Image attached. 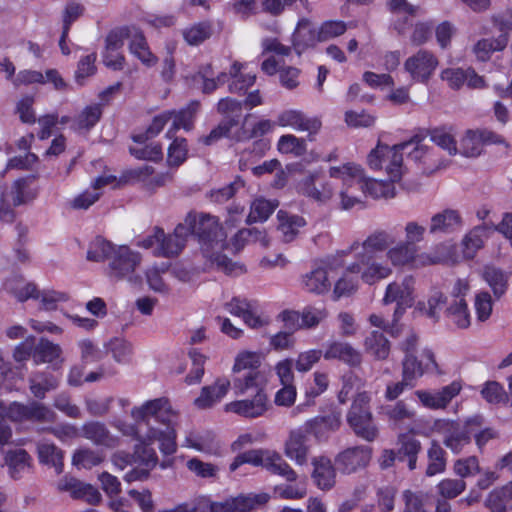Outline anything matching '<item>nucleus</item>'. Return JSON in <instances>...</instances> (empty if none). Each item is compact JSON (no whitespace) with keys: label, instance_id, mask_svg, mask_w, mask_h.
<instances>
[{"label":"nucleus","instance_id":"nucleus-1","mask_svg":"<svg viewBox=\"0 0 512 512\" xmlns=\"http://www.w3.org/2000/svg\"><path fill=\"white\" fill-rule=\"evenodd\" d=\"M183 224H186L189 236L198 237L203 256L218 269L227 274H239L245 271L242 265L221 254L227 236L215 216L190 211Z\"/></svg>","mask_w":512,"mask_h":512},{"label":"nucleus","instance_id":"nucleus-2","mask_svg":"<svg viewBox=\"0 0 512 512\" xmlns=\"http://www.w3.org/2000/svg\"><path fill=\"white\" fill-rule=\"evenodd\" d=\"M426 135L415 134L410 140L389 147L378 145L368 155V164L372 169L384 168L391 182L399 181L403 174V152L408 160L419 164L431 163V148L423 143Z\"/></svg>","mask_w":512,"mask_h":512},{"label":"nucleus","instance_id":"nucleus-3","mask_svg":"<svg viewBox=\"0 0 512 512\" xmlns=\"http://www.w3.org/2000/svg\"><path fill=\"white\" fill-rule=\"evenodd\" d=\"M6 419L14 422H34L39 424H52L57 420V414L50 407L38 401L27 404L13 402L5 407L0 401V445L8 443L12 436L11 428Z\"/></svg>","mask_w":512,"mask_h":512},{"label":"nucleus","instance_id":"nucleus-4","mask_svg":"<svg viewBox=\"0 0 512 512\" xmlns=\"http://www.w3.org/2000/svg\"><path fill=\"white\" fill-rule=\"evenodd\" d=\"M329 176L341 181L342 186L339 191L341 209L350 210L363 204L365 176L360 166L353 163L333 166L329 169Z\"/></svg>","mask_w":512,"mask_h":512},{"label":"nucleus","instance_id":"nucleus-5","mask_svg":"<svg viewBox=\"0 0 512 512\" xmlns=\"http://www.w3.org/2000/svg\"><path fill=\"white\" fill-rule=\"evenodd\" d=\"M186 224L179 223L173 233L166 234L160 227H154L153 233L138 241L137 245L151 249L154 256L173 258L184 249L189 237Z\"/></svg>","mask_w":512,"mask_h":512},{"label":"nucleus","instance_id":"nucleus-6","mask_svg":"<svg viewBox=\"0 0 512 512\" xmlns=\"http://www.w3.org/2000/svg\"><path fill=\"white\" fill-rule=\"evenodd\" d=\"M370 400L367 392L358 393L346 416L347 423L354 434L367 442H373L379 434L370 411Z\"/></svg>","mask_w":512,"mask_h":512},{"label":"nucleus","instance_id":"nucleus-7","mask_svg":"<svg viewBox=\"0 0 512 512\" xmlns=\"http://www.w3.org/2000/svg\"><path fill=\"white\" fill-rule=\"evenodd\" d=\"M480 419L468 417L463 423L459 421L443 420L436 424L438 432L442 435L443 444L454 454L461 453L471 443L472 433L479 425Z\"/></svg>","mask_w":512,"mask_h":512},{"label":"nucleus","instance_id":"nucleus-8","mask_svg":"<svg viewBox=\"0 0 512 512\" xmlns=\"http://www.w3.org/2000/svg\"><path fill=\"white\" fill-rule=\"evenodd\" d=\"M354 253L355 261L347 266L346 271L359 275L365 284L373 285L392 274V268L378 254L362 251Z\"/></svg>","mask_w":512,"mask_h":512},{"label":"nucleus","instance_id":"nucleus-9","mask_svg":"<svg viewBox=\"0 0 512 512\" xmlns=\"http://www.w3.org/2000/svg\"><path fill=\"white\" fill-rule=\"evenodd\" d=\"M386 258L394 267L420 268L442 262V258L430 253H418V247L404 241L389 247Z\"/></svg>","mask_w":512,"mask_h":512},{"label":"nucleus","instance_id":"nucleus-10","mask_svg":"<svg viewBox=\"0 0 512 512\" xmlns=\"http://www.w3.org/2000/svg\"><path fill=\"white\" fill-rule=\"evenodd\" d=\"M131 417L136 422L146 423L149 428L152 427L150 420L164 426L175 424L177 413L172 409L169 400L165 397L156 398L144 402L140 406H135L131 410Z\"/></svg>","mask_w":512,"mask_h":512},{"label":"nucleus","instance_id":"nucleus-11","mask_svg":"<svg viewBox=\"0 0 512 512\" xmlns=\"http://www.w3.org/2000/svg\"><path fill=\"white\" fill-rule=\"evenodd\" d=\"M141 263V255L127 246H118L109 262V275L116 280L126 279L131 283L139 282L135 269Z\"/></svg>","mask_w":512,"mask_h":512},{"label":"nucleus","instance_id":"nucleus-12","mask_svg":"<svg viewBox=\"0 0 512 512\" xmlns=\"http://www.w3.org/2000/svg\"><path fill=\"white\" fill-rule=\"evenodd\" d=\"M439 60L430 50L419 49L404 62V70L414 82L426 84L434 75Z\"/></svg>","mask_w":512,"mask_h":512},{"label":"nucleus","instance_id":"nucleus-13","mask_svg":"<svg viewBox=\"0 0 512 512\" xmlns=\"http://www.w3.org/2000/svg\"><path fill=\"white\" fill-rule=\"evenodd\" d=\"M299 192L311 200L325 204L334 195V186L321 171L309 172L298 184Z\"/></svg>","mask_w":512,"mask_h":512},{"label":"nucleus","instance_id":"nucleus-14","mask_svg":"<svg viewBox=\"0 0 512 512\" xmlns=\"http://www.w3.org/2000/svg\"><path fill=\"white\" fill-rule=\"evenodd\" d=\"M225 309L232 315L240 317L251 329L259 330L270 323L268 316L258 313L255 301L233 297L225 304Z\"/></svg>","mask_w":512,"mask_h":512},{"label":"nucleus","instance_id":"nucleus-15","mask_svg":"<svg viewBox=\"0 0 512 512\" xmlns=\"http://www.w3.org/2000/svg\"><path fill=\"white\" fill-rule=\"evenodd\" d=\"M463 226L461 212L457 209L445 208L431 216L428 233L436 237H445L460 232Z\"/></svg>","mask_w":512,"mask_h":512},{"label":"nucleus","instance_id":"nucleus-16","mask_svg":"<svg viewBox=\"0 0 512 512\" xmlns=\"http://www.w3.org/2000/svg\"><path fill=\"white\" fill-rule=\"evenodd\" d=\"M276 124L280 127H290L295 131L307 132V139L309 141L315 140V136L322 126V123L318 118L307 117L305 113L296 109L281 111L277 116Z\"/></svg>","mask_w":512,"mask_h":512},{"label":"nucleus","instance_id":"nucleus-17","mask_svg":"<svg viewBox=\"0 0 512 512\" xmlns=\"http://www.w3.org/2000/svg\"><path fill=\"white\" fill-rule=\"evenodd\" d=\"M270 408L271 403L266 392H258L252 397L235 400L225 405L227 412L249 419L264 416Z\"/></svg>","mask_w":512,"mask_h":512},{"label":"nucleus","instance_id":"nucleus-18","mask_svg":"<svg viewBox=\"0 0 512 512\" xmlns=\"http://www.w3.org/2000/svg\"><path fill=\"white\" fill-rule=\"evenodd\" d=\"M372 456V448L369 446L350 447L338 453L335 464L343 474H352L365 468Z\"/></svg>","mask_w":512,"mask_h":512},{"label":"nucleus","instance_id":"nucleus-19","mask_svg":"<svg viewBox=\"0 0 512 512\" xmlns=\"http://www.w3.org/2000/svg\"><path fill=\"white\" fill-rule=\"evenodd\" d=\"M415 279L411 275H407L400 282H392L386 287V292L383 298L384 304L397 303V309L404 310L406 307L412 306L414 302Z\"/></svg>","mask_w":512,"mask_h":512},{"label":"nucleus","instance_id":"nucleus-20","mask_svg":"<svg viewBox=\"0 0 512 512\" xmlns=\"http://www.w3.org/2000/svg\"><path fill=\"white\" fill-rule=\"evenodd\" d=\"M392 243H394V238L387 231L375 230L364 241H354L349 247L340 251L339 254L347 256L354 251L377 254L387 251Z\"/></svg>","mask_w":512,"mask_h":512},{"label":"nucleus","instance_id":"nucleus-21","mask_svg":"<svg viewBox=\"0 0 512 512\" xmlns=\"http://www.w3.org/2000/svg\"><path fill=\"white\" fill-rule=\"evenodd\" d=\"M268 500L269 495L266 493L239 495L225 502H211V512H245Z\"/></svg>","mask_w":512,"mask_h":512},{"label":"nucleus","instance_id":"nucleus-22","mask_svg":"<svg viewBox=\"0 0 512 512\" xmlns=\"http://www.w3.org/2000/svg\"><path fill=\"white\" fill-rule=\"evenodd\" d=\"M440 78L454 90H459L464 84L473 89L484 87V79L472 68H446L442 70Z\"/></svg>","mask_w":512,"mask_h":512},{"label":"nucleus","instance_id":"nucleus-23","mask_svg":"<svg viewBox=\"0 0 512 512\" xmlns=\"http://www.w3.org/2000/svg\"><path fill=\"white\" fill-rule=\"evenodd\" d=\"M57 488L61 492H68L72 498L85 500L91 505H96L101 500V494L96 488L74 477H63L59 480Z\"/></svg>","mask_w":512,"mask_h":512},{"label":"nucleus","instance_id":"nucleus-24","mask_svg":"<svg viewBox=\"0 0 512 512\" xmlns=\"http://www.w3.org/2000/svg\"><path fill=\"white\" fill-rule=\"evenodd\" d=\"M460 390L461 385L458 382H452L435 392L417 390L415 395L422 405L429 409H444L459 394Z\"/></svg>","mask_w":512,"mask_h":512},{"label":"nucleus","instance_id":"nucleus-25","mask_svg":"<svg viewBox=\"0 0 512 512\" xmlns=\"http://www.w3.org/2000/svg\"><path fill=\"white\" fill-rule=\"evenodd\" d=\"M36 178L35 175L19 178L2 195L5 196L6 201L12 202L14 207L26 204L37 196V189L33 187Z\"/></svg>","mask_w":512,"mask_h":512},{"label":"nucleus","instance_id":"nucleus-26","mask_svg":"<svg viewBox=\"0 0 512 512\" xmlns=\"http://www.w3.org/2000/svg\"><path fill=\"white\" fill-rule=\"evenodd\" d=\"M266 383L267 379L262 371L251 370L237 374L232 381V387L236 395L256 394L266 392Z\"/></svg>","mask_w":512,"mask_h":512},{"label":"nucleus","instance_id":"nucleus-27","mask_svg":"<svg viewBox=\"0 0 512 512\" xmlns=\"http://www.w3.org/2000/svg\"><path fill=\"white\" fill-rule=\"evenodd\" d=\"M80 437L91 441L96 446L113 448L118 438L111 434L107 426L100 421L85 422L80 428Z\"/></svg>","mask_w":512,"mask_h":512},{"label":"nucleus","instance_id":"nucleus-28","mask_svg":"<svg viewBox=\"0 0 512 512\" xmlns=\"http://www.w3.org/2000/svg\"><path fill=\"white\" fill-rule=\"evenodd\" d=\"M312 480L322 491L331 490L336 484V470L331 460L326 456H318L312 460Z\"/></svg>","mask_w":512,"mask_h":512},{"label":"nucleus","instance_id":"nucleus-29","mask_svg":"<svg viewBox=\"0 0 512 512\" xmlns=\"http://www.w3.org/2000/svg\"><path fill=\"white\" fill-rule=\"evenodd\" d=\"M396 445L398 460L407 462L409 470H415L418 455L422 449L421 442L412 433H401L397 438Z\"/></svg>","mask_w":512,"mask_h":512},{"label":"nucleus","instance_id":"nucleus-30","mask_svg":"<svg viewBox=\"0 0 512 512\" xmlns=\"http://www.w3.org/2000/svg\"><path fill=\"white\" fill-rule=\"evenodd\" d=\"M341 414L332 412L325 416H317L305 424V432L312 434L318 440H326L331 432L339 429Z\"/></svg>","mask_w":512,"mask_h":512},{"label":"nucleus","instance_id":"nucleus-31","mask_svg":"<svg viewBox=\"0 0 512 512\" xmlns=\"http://www.w3.org/2000/svg\"><path fill=\"white\" fill-rule=\"evenodd\" d=\"M493 227V222H484L482 225L475 226L462 239V252L466 259H473L477 251L484 245V240L488 237Z\"/></svg>","mask_w":512,"mask_h":512},{"label":"nucleus","instance_id":"nucleus-32","mask_svg":"<svg viewBox=\"0 0 512 512\" xmlns=\"http://www.w3.org/2000/svg\"><path fill=\"white\" fill-rule=\"evenodd\" d=\"M304 432L292 431L285 442L284 453L297 465H305L308 460L309 446Z\"/></svg>","mask_w":512,"mask_h":512},{"label":"nucleus","instance_id":"nucleus-33","mask_svg":"<svg viewBox=\"0 0 512 512\" xmlns=\"http://www.w3.org/2000/svg\"><path fill=\"white\" fill-rule=\"evenodd\" d=\"M175 424L165 426V429L150 427L146 433L144 440L149 443L158 441L159 449L164 455H172L177 451Z\"/></svg>","mask_w":512,"mask_h":512},{"label":"nucleus","instance_id":"nucleus-34","mask_svg":"<svg viewBox=\"0 0 512 512\" xmlns=\"http://www.w3.org/2000/svg\"><path fill=\"white\" fill-rule=\"evenodd\" d=\"M277 220V229L281 233L282 241L285 243L294 241L300 229L306 225V220L302 216L291 214L284 210L277 212Z\"/></svg>","mask_w":512,"mask_h":512},{"label":"nucleus","instance_id":"nucleus-35","mask_svg":"<svg viewBox=\"0 0 512 512\" xmlns=\"http://www.w3.org/2000/svg\"><path fill=\"white\" fill-rule=\"evenodd\" d=\"M323 356L326 360L337 359L353 367L359 366L362 361V356L358 350L349 343L340 341L329 343Z\"/></svg>","mask_w":512,"mask_h":512},{"label":"nucleus","instance_id":"nucleus-36","mask_svg":"<svg viewBox=\"0 0 512 512\" xmlns=\"http://www.w3.org/2000/svg\"><path fill=\"white\" fill-rule=\"evenodd\" d=\"M320 41L319 30L308 19H301L293 34V46L298 54Z\"/></svg>","mask_w":512,"mask_h":512},{"label":"nucleus","instance_id":"nucleus-37","mask_svg":"<svg viewBox=\"0 0 512 512\" xmlns=\"http://www.w3.org/2000/svg\"><path fill=\"white\" fill-rule=\"evenodd\" d=\"M231 383L228 379H217L213 385L204 386L195 405L199 409H207L219 402L228 392Z\"/></svg>","mask_w":512,"mask_h":512},{"label":"nucleus","instance_id":"nucleus-38","mask_svg":"<svg viewBox=\"0 0 512 512\" xmlns=\"http://www.w3.org/2000/svg\"><path fill=\"white\" fill-rule=\"evenodd\" d=\"M29 390L36 399L42 400L48 392L54 391L59 385V380L52 373L37 371L31 373L28 379Z\"/></svg>","mask_w":512,"mask_h":512},{"label":"nucleus","instance_id":"nucleus-39","mask_svg":"<svg viewBox=\"0 0 512 512\" xmlns=\"http://www.w3.org/2000/svg\"><path fill=\"white\" fill-rule=\"evenodd\" d=\"M61 354L62 349L58 344L41 338L34 347L33 359L37 364L49 363L58 368L63 362Z\"/></svg>","mask_w":512,"mask_h":512},{"label":"nucleus","instance_id":"nucleus-40","mask_svg":"<svg viewBox=\"0 0 512 512\" xmlns=\"http://www.w3.org/2000/svg\"><path fill=\"white\" fill-rule=\"evenodd\" d=\"M264 469L273 475L282 477L288 482H295L298 479L296 471L276 451L269 450Z\"/></svg>","mask_w":512,"mask_h":512},{"label":"nucleus","instance_id":"nucleus-41","mask_svg":"<svg viewBox=\"0 0 512 512\" xmlns=\"http://www.w3.org/2000/svg\"><path fill=\"white\" fill-rule=\"evenodd\" d=\"M303 288L310 293L324 294L330 289V281L325 268L317 267L302 277Z\"/></svg>","mask_w":512,"mask_h":512},{"label":"nucleus","instance_id":"nucleus-42","mask_svg":"<svg viewBox=\"0 0 512 512\" xmlns=\"http://www.w3.org/2000/svg\"><path fill=\"white\" fill-rule=\"evenodd\" d=\"M484 281L489 285L496 300L500 299L508 289L509 275L495 266H485L482 273Z\"/></svg>","mask_w":512,"mask_h":512},{"label":"nucleus","instance_id":"nucleus-43","mask_svg":"<svg viewBox=\"0 0 512 512\" xmlns=\"http://www.w3.org/2000/svg\"><path fill=\"white\" fill-rule=\"evenodd\" d=\"M4 286L20 302L28 299H39L40 297V291L37 286L34 283H26L20 276L7 279Z\"/></svg>","mask_w":512,"mask_h":512},{"label":"nucleus","instance_id":"nucleus-44","mask_svg":"<svg viewBox=\"0 0 512 512\" xmlns=\"http://www.w3.org/2000/svg\"><path fill=\"white\" fill-rule=\"evenodd\" d=\"M447 458L446 451L441 447L439 442L433 440L427 449V467L425 475L433 477L441 474L446 470Z\"/></svg>","mask_w":512,"mask_h":512},{"label":"nucleus","instance_id":"nucleus-45","mask_svg":"<svg viewBox=\"0 0 512 512\" xmlns=\"http://www.w3.org/2000/svg\"><path fill=\"white\" fill-rule=\"evenodd\" d=\"M129 39H131L129 50L133 55L147 66H153L156 64L157 57L151 53L147 41L139 29L133 27L132 36Z\"/></svg>","mask_w":512,"mask_h":512},{"label":"nucleus","instance_id":"nucleus-46","mask_svg":"<svg viewBox=\"0 0 512 512\" xmlns=\"http://www.w3.org/2000/svg\"><path fill=\"white\" fill-rule=\"evenodd\" d=\"M243 64L235 61L229 70V75L232 78L228 88L231 93L242 94L245 93L256 81V75L244 74L241 72Z\"/></svg>","mask_w":512,"mask_h":512},{"label":"nucleus","instance_id":"nucleus-47","mask_svg":"<svg viewBox=\"0 0 512 512\" xmlns=\"http://www.w3.org/2000/svg\"><path fill=\"white\" fill-rule=\"evenodd\" d=\"M365 350L376 360H385L390 354V343L383 333L372 331L365 339Z\"/></svg>","mask_w":512,"mask_h":512},{"label":"nucleus","instance_id":"nucleus-48","mask_svg":"<svg viewBox=\"0 0 512 512\" xmlns=\"http://www.w3.org/2000/svg\"><path fill=\"white\" fill-rule=\"evenodd\" d=\"M37 452L41 463L53 466L57 474L63 471V451L55 444L40 442L37 445Z\"/></svg>","mask_w":512,"mask_h":512},{"label":"nucleus","instance_id":"nucleus-49","mask_svg":"<svg viewBox=\"0 0 512 512\" xmlns=\"http://www.w3.org/2000/svg\"><path fill=\"white\" fill-rule=\"evenodd\" d=\"M243 104L231 97H225L219 100L217 103V112L221 114L224 119L222 120L231 127H235L239 124L242 116Z\"/></svg>","mask_w":512,"mask_h":512},{"label":"nucleus","instance_id":"nucleus-50","mask_svg":"<svg viewBox=\"0 0 512 512\" xmlns=\"http://www.w3.org/2000/svg\"><path fill=\"white\" fill-rule=\"evenodd\" d=\"M445 314L459 329H466L471 324V316L465 299L453 300L446 308Z\"/></svg>","mask_w":512,"mask_h":512},{"label":"nucleus","instance_id":"nucleus-51","mask_svg":"<svg viewBox=\"0 0 512 512\" xmlns=\"http://www.w3.org/2000/svg\"><path fill=\"white\" fill-rule=\"evenodd\" d=\"M278 204L276 200H267L262 197L256 198L251 203L250 212L246 219L247 224L265 222L278 207Z\"/></svg>","mask_w":512,"mask_h":512},{"label":"nucleus","instance_id":"nucleus-52","mask_svg":"<svg viewBox=\"0 0 512 512\" xmlns=\"http://www.w3.org/2000/svg\"><path fill=\"white\" fill-rule=\"evenodd\" d=\"M512 499V481L492 490L487 499L486 506L490 512H506L507 505Z\"/></svg>","mask_w":512,"mask_h":512},{"label":"nucleus","instance_id":"nucleus-53","mask_svg":"<svg viewBox=\"0 0 512 512\" xmlns=\"http://www.w3.org/2000/svg\"><path fill=\"white\" fill-rule=\"evenodd\" d=\"M508 40L506 34H500L495 39L479 40L474 46L476 57L481 61L488 60L492 52L503 50L507 46Z\"/></svg>","mask_w":512,"mask_h":512},{"label":"nucleus","instance_id":"nucleus-54","mask_svg":"<svg viewBox=\"0 0 512 512\" xmlns=\"http://www.w3.org/2000/svg\"><path fill=\"white\" fill-rule=\"evenodd\" d=\"M200 109V102L197 100H192L189 104L179 110L178 112L174 111L172 115L173 120V129L178 130L183 128L187 131L193 128V123L196 114Z\"/></svg>","mask_w":512,"mask_h":512},{"label":"nucleus","instance_id":"nucleus-55","mask_svg":"<svg viewBox=\"0 0 512 512\" xmlns=\"http://www.w3.org/2000/svg\"><path fill=\"white\" fill-rule=\"evenodd\" d=\"M116 248L110 241L98 236L88 248L87 260L95 262L110 260Z\"/></svg>","mask_w":512,"mask_h":512},{"label":"nucleus","instance_id":"nucleus-56","mask_svg":"<svg viewBox=\"0 0 512 512\" xmlns=\"http://www.w3.org/2000/svg\"><path fill=\"white\" fill-rule=\"evenodd\" d=\"M214 435L210 431L189 432L184 441V446L200 452L211 453L214 449Z\"/></svg>","mask_w":512,"mask_h":512},{"label":"nucleus","instance_id":"nucleus-57","mask_svg":"<svg viewBox=\"0 0 512 512\" xmlns=\"http://www.w3.org/2000/svg\"><path fill=\"white\" fill-rule=\"evenodd\" d=\"M277 149L282 154H292L295 157L303 156L307 152L306 139L293 134L282 135L277 142Z\"/></svg>","mask_w":512,"mask_h":512},{"label":"nucleus","instance_id":"nucleus-58","mask_svg":"<svg viewBox=\"0 0 512 512\" xmlns=\"http://www.w3.org/2000/svg\"><path fill=\"white\" fill-rule=\"evenodd\" d=\"M213 33V26L209 21L195 23L183 30V37L189 45H199L209 39Z\"/></svg>","mask_w":512,"mask_h":512},{"label":"nucleus","instance_id":"nucleus-59","mask_svg":"<svg viewBox=\"0 0 512 512\" xmlns=\"http://www.w3.org/2000/svg\"><path fill=\"white\" fill-rule=\"evenodd\" d=\"M12 478L17 479L20 473L29 468L30 455L23 449L9 451L5 457Z\"/></svg>","mask_w":512,"mask_h":512},{"label":"nucleus","instance_id":"nucleus-60","mask_svg":"<svg viewBox=\"0 0 512 512\" xmlns=\"http://www.w3.org/2000/svg\"><path fill=\"white\" fill-rule=\"evenodd\" d=\"M268 452L269 450L267 449H252L245 451L234 458L233 462L230 464V470L235 471L242 464L246 463L256 467L261 466L264 468Z\"/></svg>","mask_w":512,"mask_h":512},{"label":"nucleus","instance_id":"nucleus-61","mask_svg":"<svg viewBox=\"0 0 512 512\" xmlns=\"http://www.w3.org/2000/svg\"><path fill=\"white\" fill-rule=\"evenodd\" d=\"M148 441L137 444L134 449V463L149 471L158 463V457L154 448L150 447Z\"/></svg>","mask_w":512,"mask_h":512},{"label":"nucleus","instance_id":"nucleus-62","mask_svg":"<svg viewBox=\"0 0 512 512\" xmlns=\"http://www.w3.org/2000/svg\"><path fill=\"white\" fill-rule=\"evenodd\" d=\"M104 460V456L99 451L82 448L74 452L72 463L78 468L91 469L99 465Z\"/></svg>","mask_w":512,"mask_h":512},{"label":"nucleus","instance_id":"nucleus-63","mask_svg":"<svg viewBox=\"0 0 512 512\" xmlns=\"http://www.w3.org/2000/svg\"><path fill=\"white\" fill-rule=\"evenodd\" d=\"M477 130H467L460 143V153L465 157L475 158L482 154L483 146Z\"/></svg>","mask_w":512,"mask_h":512},{"label":"nucleus","instance_id":"nucleus-64","mask_svg":"<svg viewBox=\"0 0 512 512\" xmlns=\"http://www.w3.org/2000/svg\"><path fill=\"white\" fill-rule=\"evenodd\" d=\"M102 116L100 104L87 106L76 118L75 125L78 130H90Z\"/></svg>","mask_w":512,"mask_h":512}]
</instances>
